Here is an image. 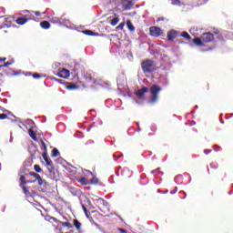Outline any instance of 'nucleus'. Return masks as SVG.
I'll return each mask as SVG.
<instances>
[{
	"mask_svg": "<svg viewBox=\"0 0 233 233\" xmlns=\"http://www.w3.org/2000/svg\"><path fill=\"white\" fill-rule=\"evenodd\" d=\"M141 68L144 74H152V72H156V70H157L156 62L151 59H147L143 61L141 63Z\"/></svg>",
	"mask_w": 233,
	"mask_h": 233,
	"instance_id": "nucleus-1",
	"label": "nucleus"
},
{
	"mask_svg": "<svg viewBox=\"0 0 233 233\" xmlns=\"http://www.w3.org/2000/svg\"><path fill=\"white\" fill-rule=\"evenodd\" d=\"M161 90H163V88L157 85L151 86L149 89L151 94L150 103H156V101H157L159 92H161Z\"/></svg>",
	"mask_w": 233,
	"mask_h": 233,
	"instance_id": "nucleus-2",
	"label": "nucleus"
},
{
	"mask_svg": "<svg viewBox=\"0 0 233 233\" xmlns=\"http://www.w3.org/2000/svg\"><path fill=\"white\" fill-rule=\"evenodd\" d=\"M35 19V16L32 13H28L27 15H25L23 16L18 17L15 20L16 25H25V23H28V21H34Z\"/></svg>",
	"mask_w": 233,
	"mask_h": 233,
	"instance_id": "nucleus-3",
	"label": "nucleus"
},
{
	"mask_svg": "<svg viewBox=\"0 0 233 233\" xmlns=\"http://www.w3.org/2000/svg\"><path fill=\"white\" fill-rule=\"evenodd\" d=\"M149 34L152 37H159V35H163V30L157 26H151L149 28Z\"/></svg>",
	"mask_w": 233,
	"mask_h": 233,
	"instance_id": "nucleus-4",
	"label": "nucleus"
},
{
	"mask_svg": "<svg viewBox=\"0 0 233 233\" xmlns=\"http://www.w3.org/2000/svg\"><path fill=\"white\" fill-rule=\"evenodd\" d=\"M56 76L58 77H62L63 79H68V77H70V71H68L66 68H59Z\"/></svg>",
	"mask_w": 233,
	"mask_h": 233,
	"instance_id": "nucleus-5",
	"label": "nucleus"
},
{
	"mask_svg": "<svg viewBox=\"0 0 233 233\" xmlns=\"http://www.w3.org/2000/svg\"><path fill=\"white\" fill-rule=\"evenodd\" d=\"M201 40L203 43H212V41H214V34L210 32L204 33L201 35Z\"/></svg>",
	"mask_w": 233,
	"mask_h": 233,
	"instance_id": "nucleus-6",
	"label": "nucleus"
},
{
	"mask_svg": "<svg viewBox=\"0 0 233 233\" xmlns=\"http://www.w3.org/2000/svg\"><path fill=\"white\" fill-rule=\"evenodd\" d=\"M177 37H179V32L176 29H171L167 32V41H174Z\"/></svg>",
	"mask_w": 233,
	"mask_h": 233,
	"instance_id": "nucleus-7",
	"label": "nucleus"
},
{
	"mask_svg": "<svg viewBox=\"0 0 233 233\" xmlns=\"http://www.w3.org/2000/svg\"><path fill=\"white\" fill-rule=\"evenodd\" d=\"M148 92V87L147 86H142L141 89H139L138 91L135 92V95L137 96V97H143L146 94H147Z\"/></svg>",
	"mask_w": 233,
	"mask_h": 233,
	"instance_id": "nucleus-8",
	"label": "nucleus"
},
{
	"mask_svg": "<svg viewBox=\"0 0 233 233\" xmlns=\"http://www.w3.org/2000/svg\"><path fill=\"white\" fill-rule=\"evenodd\" d=\"M46 165L48 172L52 174L56 170V167H54V162H52V159L46 160Z\"/></svg>",
	"mask_w": 233,
	"mask_h": 233,
	"instance_id": "nucleus-9",
	"label": "nucleus"
},
{
	"mask_svg": "<svg viewBox=\"0 0 233 233\" xmlns=\"http://www.w3.org/2000/svg\"><path fill=\"white\" fill-rule=\"evenodd\" d=\"M98 201H100L103 208H100L101 212H106V210H108V202L103 198H99Z\"/></svg>",
	"mask_w": 233,
	"mask_h": 233,
	"instance_id": "nucleus-10",
	"label": "nucleus"
},
{
	"mask_svg": "<svg viewBox=\"0 0 233 233\" xmlns=\"http://www.w3.org/2000/svg\"><path fill=\"white\" fill-rule=\"evenodd\" d=\"M193 43L194 45H196L197 46H205V44H203V40L199 37H196L195 39H193Z\"/></svg>",
	"mask_w": 233,
	"mask_h": 233,
	"instance_id": "nucleus-11",
	"label": "nucleus"
},
{
	"mask_svg": "<svg viewBox=\"0 0 233 233\" xmlns=\"http://www.w3.org/2000/svg\"><path fill=\"white\" fill-rule=\"evenodd\" d=\"M40 26L41 28H43L44 30H48V28H50V22L45 20V21H42L40 23Z\"/></svg>",
	"mask_w": 233,
	"mask_h": 233,
	"instance_id": "nucleus-12",
	"label": "nucleus"
},
{
	"mask_svg": "<svg viewBox=\"0 0 233 233\" xmlns=\"http://www.w3.org/2000/svg\"><path fill=\"white\" fill-rule=\"evenodd\" d=\"M28 134L33 141H37V133H35V131H34L33 129H29Z\"/></svg>",
	"mask_w": 233,
	"mask_h": 233,
	"instance_id": "nucleus-13",
	"label": "nucleus"
},
{
	"mask_svg": "<svg viewBox=\"0 0 233 233\" xmlns=\"http://www.w3.org/2000/svg\"><path fill=\"white\" fill-rule=\"evenodd\" d=\"M181 37H184V39H186L187 41H190L192 39V36H190V35L187 32L184 31L180 34Z\"/></svg>",
	"mask_w": 233,
	"mask_h": 233,
	"instance_id": "nucleus-14",
	"label": "nucleus"
},
{
	"mask_svg": "<svg viewBox=\"0 0 233 233\" xmlns=\"http://www.w3.org/2000/svg\"><path fill=\"white\" fill-rule=\"evenodd\" d=\"M67 90H77L79 86L74 83H70L66 86Z\"/></svg>",
	"mask_w": 233,
	"mask_h": 233,
	"instance_id": "nucleus-15",
	"label": "nucleus"
},
{
	"mask_svg": "<svg viewBox=\"0 0 233 233\" xmlns=\"http://www.w3.org/2000/svg\"><path fill=\"white\" fill-rule=\"evenodd\" d=\"M127 25L128 30H130L131 32H135L136 27L134 26V25L132 24V22L130 20L127 21Z\"/></svg>",
	"mask_w": 233,
	"mask_h": 233,
	"instance_id": "nucleus-16",
	"label": "nucleus"
},
{
	"mask_svg": "<svg viewBox=\"0 0 233 233\" xmlns=\"http://www.w3.org/2000/svg\"><path fill=\"white\" fill-rule=\"evenodd\" d=\"M73 224L76 230H81V222H79V220L74 219Z\"/></svg>",
	"mask_w": 233,
	"mask_h": 233,
	"instance_id": "nucleus-17",
	"label": "nucleus"
},
{
	"mask_svg": "<svg viewBox=\"0 0 233 233\" xmlns=\"http://www.w3.org/2000/svg\"><path fill=\"white\" fill-rule=\"evenodd\" d=\"M59 154H60V153H59V150L55 147V148L52 150L51 157H58Z\"/></svg>",
	"mask_w": 233,
	"mask_h": 233,
	"instance_id": "nucleus-18",
	"label": "nucleus"
},
{
	"mask_svg": "<svg viewBox=\"0 0 233 233\" xmlns=\"http://www.w3.org/2000/svg\"><path fill=\"white\" fill-rule=\"evenodd\" d=\"M89 185H99V179L97 177H93L89 181Z\"/></svg>",
	"mask_w": 233,
	"mask_h": 233,
	"instance_id": "nucleus-19",
	"label": "nucleus"
},
{
	"mask_svg": "<svg viewBox=\"0 0 233 233\" xmlns=\"http://www.w3.org/2000/svg\"><path fill=\"white\" fill-rule=\"evenodd\" d=\"M26 183H28V182H26L25 177L24 175H22L20 177V187H24L25 185H26Z\"/></svg>",
	"mask_w": 233,
	"mask_h": 233,
	"instance_id": "nucleus-20",
	"label": "nucleus"
},
{
	"mask_svg": "<svg viewBox=\"0 0 233 233\" xmlns=\"http://www.w3.org/2000/svg\"><path fill=\"white\" fill-rule=\"evenodd\" d=\"M79 183H81V185H89L88 179L85 177H83L79 179Z\"/></svg>",
	"mask_w": 233,
	"mask_h": 233,
	"instance_id": "nucleus-21",
	"label": "nucleus"
},
{
	"mask_svg": "<svg viewBox=\"0 0 233 233\" xmlns=\"http://www.w3.org/2000/svg\"><path fill=\"white\" fill-rule=\"evenodd\" d=\"M62 227H66L67 228H74V226L70 222H61Z\"/></svg>",
	"mask_w": 233,
	"mask_h": 233,
	"instance_id": "nucleus-22",
	"label": "nucleus"
},
{
	"mask_svg": "<svg viewBox=\"0 0 233 233\" xmlns=\"http://www.w3.org/2000/svg\"><path fill=\"white\" fill-rule=\"evenodd\" d=\"M5 26H6L7 28H10V26H12V20H10V18H6L5 23H4Z\"/></svg>",
	"mask_w": 233,
	"mask_h": 233,
	"instance_id": "nucleus-23",
	"label": "nucleus"
},
{
	"mask_svg": "<svg viewBox=\"0 0 233 233\" xmlns=\"http://www.w3.org/2000/svg\"><path fill=\"white\" fill-rule=\"evenodd\" d=\"M83 34H85V35H96V33L92 30H84Z\"/></svg>",
	"mask_w": 233,
	"mask_h": 233,
	"instance_id": "nucleus-24",
	"label": "nucleus"
},
{
	"mask_svg": "<svg viewBox=\"0 0 233 233\" xmlns=\"http://www.w3.org/2000/svg\"><path fill=\"white\" fill-rule=\"evenodd\" d=\"M117 23H119V17H116V18L112 19L110 22V25L112 26H116L117 25Z\"/></svg>",
	"mask_w": 233,
	"mask_h": 233,
	"instance_id": "nucleus-25",
	"label": "nucleus"
},
{
	"mask_svg": "<svg viewBox=\"0 0 233 233\" xmlns=\"http://www.w3.org/2000/svg\"><path fill=\"white\" fill-rule=\"evenodd\" d=\"M20 187L25 196H30V191L28 190V188H26V187L25 186H20Z\"/></svg>",
	"mask_w": 233,
	"mask_h": 233,
	"instance_id": "nucleus-26",
	"label": "nucleus"
},
{
	"mask_svg": "<svg viewBox=\"0 0 233 233\" xmlns=\"http://www.w3.org/2000/svg\"><path fill=\"white\" fill-rule=\"evenodd\" d=\"M34 169L37 172V174H41V172H43V169L41 168V166H39V165H35Z\"/></svg>",
	"mask_w": 233,
	"mask_h": 233,
	"instance_id": "nucleus-27",
	"label": "nucleus"
},
{
	"mask_svg": "<svg viewBox=\"0 0 233 233\" xmlns=\"http://www.w3.org/2000/svg\"><path fill=\"white\" fill-rule=\"evenodd\" d=\"M41 145H42L41 149L44 150V152H48V149L46 147V143H45L44 140H41Z\"/></svg>",
	"mask_w": 233,
	"mask_h": 233,
	"instance_id": "nucleus-28",
	"label": "nucleus"
},
{
	"mask_svg": "<svg viewBox=\"0 0 233 233\" xmlns=\"http://www.w3.org/2000/svg\"><path fill=\"white\" fill-rule=\"evenodd\" d=\"M42 157L45 161H48V159H50V157H48V151H45L42 155Z\"/></svg>",
	"mask_w": 233,
	"mask_h": 233,
	"instance_id": "nucleus-29",
	"label": "nucleus"
},
{
	"mask_svg": "<svg viewBox=\"0 0 233 233\" xmlns=\"http://www.w3.org/2000/svg\"><path fill=\"white\" fill-rule=\"evenodd\" d=\"M29 176H32L33 177H35V179H39V177H41V175H39L35 172H30Z\"/></svg>",
	"mask_w": 233,
	"mask_h": 233,
	"instance_id": "nucleus-30",
	"label": "nucleus"
},
{
	"mask_svg": "<svg viewBox=\"0 0 233 233\" xmlns=\"http://www.w3.org/2000/svg\"><path fill=\"white\" fill-rule=\"evenodd\" d=\"M82 208H83L86 218H90V212L88 211V209H86V207L82 206Z\"/></svg>",
	"mask_w": 233,
	"mask_h": 233,
	"instance_id": "nucleus-31",
	"label": "nucleus"
},
{
	"mask_svg": "<svg viewBox=\"0 0 233 233\" xmlns=\"http://www.w3.org/2000/svg\"><path fill=\"white\" fill-rule=\"evenodd\" d=\"M33 77H34V79H41V77H43V76L40 75V74L35 73V74L33 75Z\"/></svg>",
	"mask_w": 233,
	"mask_h": 233,
	"instance_id": "nucleus-32",
	"label": "nucleus"
},
{
	"mask_svg": "<svg viewBox=\"0 0 233 233\" xmlns=\"http://www.w3.org/2000/svg\"><path fill=\"white\" fill-rule=\"evenodd\" d=\"M38 181V185H45L46 180L42 179L41 177H39V178L36 179Z\"/></svg>",
	"mask_w": 233,
	"mask_h": 233,
	"instance_id": "nucleus-33",
	"label": "nucleus"
},
{
	"mask_svg": "<svg viewBox=\"0 0 233 233\" xmlns=\"http://www.w3.org/2000/svg\"><path fill=\"white\" fill-rule=\"evenodd\" d=\"M125 28V24L121 23L116 26V30H123Z\"/></svg>",
	"mask_w": 233,
	"mask_h": 233,
	"instance_id": "nucleus-34",
	"label": "nucleus"
},
{
	"mask_svg": "<svg viewBox=\"0 0 233 233\" xmlns=\"http://www.w3.org/2000/svg\"><path fill=\"white\" fill-rule=\"evenodd\" d=\"M10 65H12V63H10V62H5V63H4V65L0 66V68H6V66H10Z\"/></svg>",
	"mask_w": 233,
	"mask_h": 233,
	"instance_id": "nucleus-35",
	"label": "nucleus"
},
{
	"mask_svg": "<svg viewBox=\"0 0 233 233\" xmlns=\"http://www.w3.org/2000/svg\"><path fill=\"white\" fill-rule=\"evenodd\" d=\"M8 118V115L3 113V114H0V119L3 120V119H7Z\"/></svg>",
	"mask_w": 233,
	"mask_h": 233,
	"instance_id": "nucleus-36",
	"label": "nucleus"
},
{
	"mask_svg": "<svg viewBox=\"0 0 233 233\" xmlns=\"http://www.w3.org/2000/svg\"><path fill=\"white\" fill-rule=\"evenodd\" d=\"M212 152L211 149H205L204 150V154H206V156H208V154H210Z\"/></svg>",
	"mask_w": 233,
	"mask_h": 233,
	"instance_id": "nucleus-37",
	"label": "nucleus"
},
{
	"mask_svg": "<svg viewBox=\"0 0 233 233\" xmlns=\"http://www.w3.org/2000/svg\"><path fill=\"white\" fill-rule=\"evenodd\" d=\"M117 230H118V232H121V233H128L126 229L121 228H118Z\"/></svg>",
	"mask_w": 233,
	"mask_h": 233,
	"instance_id": "nucleus-38",
	"label": "nucleus"
},
{
	"mask_svg": "<svg viewBox=\"0 0 233 233\" xmlns=\"http://www.w3.org/2000/svg\"><path fill=\"white\" fill-rule=\"evenodd\" d=\"M172 5H179V0H172Z\"/></svg>",
	"mask_w": 233,
	"mask_h": 233,
	"instance_id": "nucleus-39",
	"label": "nucleus"
},
{
	"mask_svg": "<svg viewBox=\"0 0 233 233\" xmlns=\"http://www.w3.org/2000/svg\"><path fill=\"white\" fill-rule=\"evenodd\" d=\"M35 15H36L37 17H39V15H41V13L40 12H35Z\"/></svg>",
	"mask_w": 233,
	"mask_h": 233,
	"instance_id": "nucleus-40",
	"label": "nucleus"
},
{
	"mask_svg": "<svg viewBox=\"0 0 233 233\" xmlns=\"http://www.w3.org/2000/svg\"><path fill=\"white\" fill-rule=\"evenodd\" d=\"M86 79L87 81H92V76H89L88 77H86Z\"/></svg>",
	"mask_w": 233,
	"mask_h": 233,
	"instance_id": "nucleus-41",
	"label": "nucleus"
},
{
	"mask_svg": "<svg viewBox=\"0 0 233 233\" xmlns=\"http://www.w3.org/2000/svg\"><path fill=\"white\" fill-rule=\"evenodd\" d=\"M63 23H65V25H68V23H70V20H65L63 21Z\"/></svg>",
	"mask_w": 233,
	"mask_h": 233,
	"instance_id": "nucleus-42",
	"label": "nucleus"
},
{
	"mask_svg": "<svg viewBox=\"0 0 233 233\" xmlns=\"http://www.w3.org/2000/svg\"><path fill=\"white\" fill-rule=\"evenodd\" d=\"M177 41L178 45H181V43H183V40H181V39H177Z\"/></svg>",
	"mask_w": 233,
	"mask_h": 233,
	"instance_id": "nucleus-43",
	"label": "nucleus"
},
{
	"mask_svg": "<svg viewBox=\"0 0 233 233\" xmlns=\"http://www.w3.org/2000/svg\"><path fill=\"white\" fill-rule=\"evenodd\" d=\"M5 59H6V57L0 58V63H3V61H5Z\"/></svg>",
	"mask_w": 233,
	"mask_h": 233,
	"instance_id": "nucleus-44",
	"label": "nucleus"
},
{
	"mask_svg": "<svg viewBox=\"0 0 233 233\" xmlns=\"http://www.w3.org/2000/svg\"><path fill=\"white\" fill-rule=\"evenodd\" d=\"M170 194H176V191H171Z\"/></svg>",
	"mask_w": 233,
	"mask_h": 233,
	"instance_id": "nucleus-45",
	"label": "nucleus"
},
{
	"mask_svg": "<svg viewBox=\"0 0 233 233\" xmlns=\"http://www.w3.org/2000/svg\"><path fill=\"white\" fill-rule=\"evenodd\" d=\"M151 174H156V171H151Z\"/></svg>",
	"mask_w": 233,
	"mask_h": 233,
	"instance_id": "nucleus-46",
	"label": "nucleus"
},
{
	"mask_svg": "<svg viewBox=\"0 0 233 233\" xmlns=\"http://www.w3.org/2000/svg\"><path fill=\"white\" fill-rule=\"evenodd\" d=\"M123 157V155H120L118 157Z\"/></svg>",
	"mask_w": 233,
	"mask_h": 233,
	"instance_id": "nucleus-47",
	"label": "nucleus"
},
{
	"mask_svg": "<svg viewBox=\"0 0 233 233\" xmlns=\"http://www.w3.org/2000/svg\"><path fill=\"white\" fill-rule=\"evenodd\" d=\"M123 157V155H120L118 157Z\"/></svg>",
	"mask_w": 233,
	"mask_h": 233,
	"instance_id": "nucleus-48",
	"label": "nucleus"
}]
</instances>
